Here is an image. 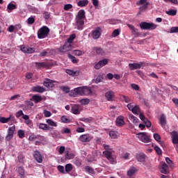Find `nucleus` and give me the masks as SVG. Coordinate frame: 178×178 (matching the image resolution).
<instances>
[{
	"label": "nucleus",
	"instance_id": "obj_35",
	"mask_svg": "<svg viewBox=\"0 0 178 178\" xmlns=\"http://www.w3.org/2000/svg\"><path fill=\"white\" fill-rule=\"evenodd\" d=\"M136 168L135 167H131L127 172V175L128 176H133L134 173H136Z\"/></svg>",
	"mask_w": 178,
	"mask_h": 178
},
{
	"label": "nucleus",
	"instance_id": "obj_40",
	"mask_svg": "<svg viewBox=\"0 0 178 178\" xmlns=\"http://www.w3.org/2000/svg\"><path fill=\"white\" fill-rule=\"evenodd\" d=\"M74 38H76V34L73 33L72 34L70 38L67 39V44H72V42H73V40H74Z\"/></svg>",
	"mask_w": 178,
	"mask_h": 178
},
{
	"label": "nucleus",
	"instance_id": "obj_53",
	"mask_svg": "<svg viewBox=\"0 0 178 178\" xmlns=\"http://www.w3.org/2000/svg\"><path fill=\"white\" fill-rule=\"evenodd\" d=\"M154 150L156 151V154H158V155H162V149H161L159 147L155 146Z\"/></svg>",
	"mask_w": 178,
	"mask_h": 178
},
{
	"label": "nucleus",
	"instance_id": "obj_51",
	"mask_svg": "<svg viewBox=\"0 0 178 178\" xmlns=\"http://www.w3.org/2000/svg\"><path fill=\"white\" fill-rule=\"evenodd\" d=\"M85 169L88 172V173H90L91 175L94 174V169H92V168L90 166H86Z\"/></svg>",
	"mask_w": 178,
	"mask_h": 178
},
{
	"label": "nucleus",
	"instance_id": "obj_13",
	"mask_svg": "<svg viewBox=\"0 0 178 178\" xmlns=\"http://www.w3.org/2000/svg\"><path fill=\"white\" fill-rule=\"evenodd\" d=\"M20 49L24 54H33L34 49L29 47H24V45L20 46Z\"/></svg>",
	"mask_w": 178,
	"mask_h": 178
},
{
	"label": "nucleus",
	"instance_id": "obj_47",
	"mask_svg": "<svg viewBox=\"0 0 178 178\" xmlns=\"http://www.w3.org/2000/svg\"><path fill=\"white\" fill-rule=\"evenodd\" d=\"M73 54H74V55H76V56H81V55H83V54H84V53L80 50H74Z\"/></svg>",
	"mask_w": 178,
	"mask_h": 178
},
{
	"label": "nucleus",
	"instance_id": "obj_44",
	"mask_svg": "<svg viewBox=\"0 0 178 178\" xmlns=\"http://www.w3.org/2000/svg\"><path fill=\"white\" fill-rule=\"evenodd\" d=\"M68 58L72 60V63H77V59H76V57H74L73 55L69 54H68Z\"/></svg>",
	"mask_w": 178,
	"mask_h": 178
},
{
	"label": "nucleus",
	"instance_id": "obj_56",
	"mask_svg": "<svg viewBox=\"0 0 178 178\" xmlns=\"http://www.w3.org/2000/svg\"><path fill=\"white\" fill-rule=\"evenodd\" d=\"M132 33H133L134 35H135V37L140 36V33L138 32V29H137L136 28L132 30Z\"/></svg>",
	"mask_w": 178,
	"mask_h": 178
},
{
	"label": "nucleus",
	"instance_id": "obj_12",
	"mask_svg": "<svg viewBox=\"0 0 178 178\" xmlns=\"http://www.w3.org/2000/svg\"><path fill=\"white\" fill-rule=\"evenodd\" d=\"M72 44L66 42L63 46L60 47V52H69V51H72Z\"/></svg>",
	"mask_w": 178,
	"mask_h": 178
},
{
	"label": "nucleus",
	"instance_id": "obj_14",
	"mask_svg": "<svg viewBox=\"0 0 178 178\" xmlns=\"http://www.w3.org/2000/svg\"><path fill=\"white\" fill-rule=\"evenodd\" d=\"M159 123L161 126V127H163V129H165V127H166V115H165V114H162L160 118H159Z\"/></svg>",
	"mask_w": 178,
	"mask_h": 178
},
{
	"label": "nucleus",
	"instance_id": "obj_27",
	"mask_svg": "<svg viewBox=\"0 0 178 178\" xmlns=\"http://www.w3.org/2000/svg\"><path fill=\"white\" fill-rule=\"evenodd\" d=\"M7 9L8 10V13H10L12 10H15V9H17V6L12 3H10L7 6Z\"/></svg>",
	"mask_w": 178,
	"mask_h": 178
},
{
	"label": "nucleus",
	"instance_id": "obj_22",
	"mask_svg": "<svg viewBox=\"0 0 178 178\" xmlns=\"http://www.w3.org/2000/svg\"><path fill=\"white\" fill-rule=\"evenodd\" d=\"M93 51H95L97 55H101L102 56L105 55V51L102 47H94Z\"/></svg>",
	"mask_w": 178,
	"mask_h": 178
},
{
	"label": "nucleus",
	"instance_id": "obj_23",
	"mask_svg": "<svg viewBox=\"0 0 178 178\" xmlns=\"http://www.w3.org/2000/svg\"><path fill=\"white\" fill-rule=\"evenodd\" d=\"M113 95H115L113 91H109L105 93V97L108 101H111L112 98H113Z\"/></svg>",
	"mask_w": 178,
	"mask_h": 178
},
{
	"label": "nucleus",
	"instance_id": "obj_11",
	"mask_svg": "<svg viewBox=\"0 0 178 178\" xmlns=\"http://www.w3.org/2000/svg\"><path fill=\"white\" fill-rule=\"evenodd\" d=\"M54 83H56V81L49 79H45L43 82V85L44 87H47V88H52L55 86Z\"/></svg>",
	"mask_w": 178,
	"mask_h": 178
},
{
	"label": "nucleus",
	"instance_id": "obj_19",
	"mask_svg": "<svg viewBox=\"0 0 178 178\" xmlns=\"http://www.w3.org/2000/svg\"><path fill=\"white\" fill-rule=\"evenodd\" d=\"M10 120H15L13 115H10L9 118L0 117V123H8Z\"/></svg>",
	"mask_w": 178,
	"mask_h": 178
},
{
	"label": "nucleus",
	"instance_id": "obj_15",
	"mask_svg": "<svg viewBox=\"0 0 178 178\" xmlns=\"http://www.w3.org/2000/svg\"><path fill=\"white\" fill-rule=\"evenodd\" d=\"M160 172L164 173V175H168L169 173V166L166 163H163L160 167Z\"/></svg>",
	"mask_w": 178,
	"mask_h": 178
},
{
	"label": "nucleus",
	"instance_id": "obj_43",
	"mask_svg": "<svg viewBox=\"0 0 178 178\" xmlns=\"http://www.w3.org/2000/svg\"><path fill=\"white\" fill-rule=\"evenodd\" d=\"M67 74H69L70 76H76L77 74V72L73 71L72 70H66Z\"/></svg>",
	"mask_w": 178,
	"mask_h": 178
},
{
	"label": "nucleus",
	"instance_id": "obj_61",
	"mask_svg": "<svg viewBox=\"0 0 178 178\" xmlns=\"http://www.w3.org/2000/svg\"><path fill=\"white\" fill-rule=\"evenodd\" d=\"M102 80H104V78L102 77V76H97L95 81L97 84H98V83H101V81H102Z\"/></svg>",
	"mask_w": 178,
	"mask_h": 178
},
{
	"label": "nucleus",
	"instance_id": "obj_50",
	"mask_svg": "<svg viewBox=\"0 0 178 178\" xmlns=\"http://www.w3.org/2000/svg\"><path fill=\"white\" fill-rule=\"evenodd\" d=\"M153 137L156 141L161 143V136L159 134H154Z\"/></svg>",
	"mask_w": 178,
	"mask_h": 178
},
{
	"label": "nucleus",
	"instance_id": "obj_38",
	"mask_svg": "<svg viewBox=\"0 0 178 178\" xmlns=\"http://www.w3.org/2000/svg\"><path fill=\"white\" fill-rule=\"evenodd\" d=\"M73 170V165L71 163H68L65 165V172L69 173V172H72Z\"/></svg>",
	"mask_w": 178,
	"mask_h": 178
},
{
	"label": "nucleus",
	"instance_id": "obj_5",
	"mask_svg": "<svg viewBox=\"0 0 178 178\" xmlns=\"http://www.w3.org/2000/svg\"><path fill=\"white\" fill-rule=\"evenodd\" d=\"M140 27L142 30H155L158 26L154 23L143 22L140 24Z\"/></svg>",
	"mask_w": 178,
	"mask_h": 178
},
{
	"label": "nucleus",
	"instance_id": "obj_6",
	"mask_svg": "<svg viewBox=\"0 0 178 178\" xmlns=\"http://www.w3.org/2000/svg\"><path fill=\"white\" fill-rule=\"evenodd\" d=\"M15 131H16V127L13 125V127H10L8 129V134L6 136V141H10L12 138H13V136L15 135Z\"/></svg>",
	"mask_w": 178,
	"mask_h": 178
},
{
	"label": "nucleus",
	"instance_id": "obj_49",
	"mask_svg": "<svg viewBox=\"0 0 178 178\" xmlns=\"http://www.w3.org/2000/svg\"><path fill=\"white\" fill-rule=\"evenodd\" d=\"M61 121L63 122V123H69L70 122V120L67 118V116L63 115L61 117Z\"/></svg>",
	"mask_w": 178,
	"mask_h": 178
},
{
	"label": "nucleus",
	"instance_id": "obj_57",
	"mask_svg": "<svg viewBox=\"0 0 178 178\" xmlns=\"http://www.w3.org/2000/svg\"><path fill=\"white\" fill-rule=\"evenodd\" d=\"M38 138V137L37 136L32 134L29 136V141H35Z\"/></svg>",
	"mask_w": 178,
	"mask_h": 178
},
{
	"label": "nucleus",
	"instance_id": "obj_10",
	"mask_svg": "<svg viewBox=\"0 0 178 178\" xmlns=\"http://www.w3.org/2000/svg\"><path fill=\"white\" fill-rule=\"evenodd\" d=\"M106 65H108V59L104 58L99 60L97 64L95 65V69L98 70L99 69H101V67H104V66Z\"/></svg>",
	"mask_w": 178,
	"mask_h": 178
},
{
	"label": "nucleus",
	"instance_id": "obj_45",
	"mask_svg": "<svg viewBox=\"0 0 178 178\" xmlns=\"http://www.w3.org/2000/svg\"><path fill=\"white\" fill-rule=\"evenodd\" d=\"M129 119L131 120V122H133V123H134V124L138 123V118L134 115H131Z\"/></svg>",
	"mask_w": 178,
	"mask_h": 178
},
{
	"label": "nucleus",
	"instance_id": "obj_48",
	"mask_svg": "<svg viewBox=\"0 0 178 178\" xmlns=\"http://www.w3.org/2000/svg\"><path fill=\"white\" fill-rule=\"evenodd\" d=\"M121 99H122V101H124V102H126L127 104H129V102H130L129 97L126 95H122L121 97Z\"/></svg>",
	"mask_w": 178,
	"mask_h": 178
},
{
	"label": "nucleus",
	"instance_id": "obj_28",
	"mask_svg": "<svg viewBox=\"0 0 178 178\" xmlns=\"http://www.w3.org/2000/svg\"><path fill=\"white\" fill-rule=\"evenodd\" d=\"M46 123H47L49 126H51L52 127H56L58 126V122H55L51 119L46 120Z\"/></svg>",
	"mask_w": 178,
	"mask_h": 178
},
{
	"label": "nucleus",
	"instance_id": "obj_37",
	"mask_svg": "<svg viewBox=\"0 0 178 178\" xmlns=\"http://www.w3.org/2000/svg\"><path fill=\"white\" fill-rule=\"evenodd\" d=\"M17 158L19 163H24V156L23 155V153H19Z\"/></svg>",
	"mask_w": 178,
	"mask_h": 178
},
{
	"label": "nucleus",
	"instance_id": "obj_21",
	"mask_svg": "<svg viewBox=\"0 0 178 178\" xmlns=\"http://www.w3.org/2000/svg\"><path fill=\"white\" fill-rule=\"evenodd\" d=\"M38 127L41 130H45V131L49 130L50 131L51 130H52V127H50L48 124H44V123H40Z\"/></svg>",
	"mask_w": 178,
	"mask_h": 178
},
{
	"label": "nucleus",
	"instance_id": "obj_33",
	"mask_svg": "<svg viewBox=\"0 0 178 178\" xmlns=\"http://www.w3.org/2000/svg\"><path fill=\"white\" fill-rule=\"evenodd\" d=\"M137 159L138 162H145V154H140L137 156Z\"/></svg>",
	"mask_w": 178,
	"mask_h": 178
},
{
	"label": "nucleus",
	"instance_id": "obj_58",
	"mask_svg": "<svg viewBox=\"0 0 178 178\" xmlns=\"http://www.w3.org/2000/svg\"><path fill=\"white\" fill-rule=\"evenodd\" d=\"M170 33H178V26H172L170 29Z\"/></svg>",
	"mask_w": 178,
	"mask_h": 178
},
{
	"label": "nucleus",
	"instance_id": "obj_46",
	"mask_svg": "<svg viewBox=\"0 0 178 178\" xmlns=\"http://www.w3.org/2000/svg\"><path fill=\"white\" fill-rule=\"evenodd\" d=\"M80 104H81V105H87L88 104H90V99H82L80 100Z\"/></svg>",
	"mask_w": 178,
	"mask_h": 178
},
{
	"label": "nucleus",
	"instance_id": "obj_60",
	"mask_svg": "<svg viewBox=\"0 0 178 178\" xmlns=\"http://www.w3.org/2000/svg\"><path fill=\"white\" fill-rule=\"evenodd\" d=\"M120 33L119 32V29H115L112 33V37H118Z\"/></svg>",
	"mask_w": 178,
	"mask_h": 178
},
{
	"label": "nucleus",
	"instance_id": "obj_26",
	"mask_svg": "<svg viewBox=\"0 0 178 178\" xmlns=\"http://www.w3.org/2000/svg\"><path fill=\"white\" fill-rule=\"evenodd\" d=\"M77 5L80 8H83L84 6H87V5H88V0H81L77 2Z\"/></svg>",
	"mask_w": 178,
	"mask_h": 178
},
{
	"label": "nucleus",
	"instance_id": "obj_8",
	"mask_svg": "<svg viewBox=\"0 0 178 178\" xmlns=\"http://www.w3.org/2000/svg\"><path fill=\"white\" fill-rule=\"evenodd\" d=\"M138 138H140L143 143H149L150 138L147 132H140L137 134Z\"/></svg>",
	"mask_w": 178,
	"mask_h": 178
},
{
	"label": "nucleus",
	"instance_id": "obj_31",
	"mask_svg": "<svg viewBox=\"0 0 178 178\" xmlns=\"http://www.w3.org/2000/svg\"><path fill=\"white\" fill-rule=\"evenodd\" d=\"M18 173L20 176L21 178H23L24 177V168L20 166V167H18Z\"/></svg>",
	"mask_w": 178,
	"mask_h": 178
},
{
	"label": "nucleus",
	"instance_id": "obj_59",
	"mask_svg": "<svg viewBox=\"0 0 178 178\" xmlns=\"http://www.w3.org/2000/svg\"><path fill=\"white\" fill-rule=\"evenodd\" d=\"M144 123H145L146 127H147L148 129H149V127H151V126H152L151 121H149L148 119L145 120Z\"/></svg>",
	"mask_w": 178,
	"mask_h": 178
},
{
	"label": "nucleus",
	"instance_id": "obj_29",
	"mask_svg": "<svg viewBox=\"0 0 178 178\" xmlns=\"http://www.w3.org/2000/svg\"><path fill=\"white\" fill-rule=\"evenodd\" d=\"M33 90L35 92H44L45 91V89L41 86H35Z\"/></svg>",
	"mask_w": 178,
	"mask_h": 178
},
{
	"label": "nucleus",
	"instance_id": "obj_18",
	"mask_svg": "<svg viewBox=\"0 0 178 178\" xmlns=\"http://www.w3.org/2000/svg\"><path fill=\"white\" fill-rule=\"evenodd\" d=\"M71 111L74 115H80V105L79 104L72 105Z\"/></svg>",
	"mask_w": 178,
	"mask_h": 178
},
{
	"label": "nucleus",
	"instance_id": "obj_3",
	"mask_svg": "<svg viewBox=\"0 0 178 178\" xmlns=\"http://www.w3.org/2000/svg\"><path fill=\"white\" fill-rule=\"evenodd\" d=\"M49 28L47 26H44L39 29L38 31V38L40 40H42V38H47V36L49 34Z\"/></svg>",
	"mask_w": 178,
	"mask_h": 178
},
{
	"label": "nucleus",
	"instance_id": "obj_9",
	"mask_svg": "<svg viewBox=\"0 0 178 178\" xmlns=\"http://www.w3.org/2000/svg\"><path fill=\"white\" fill-rule=\"evenodd\" d=\"M91 140H92V136L89 134H83L79 136V140H81V143H90Z\"/></svg>",
	"mask_w": 178,
	"mask_h": 178
},
{
	"label": "nucleus",
	"instance_id": "obj_16",
	"mask_svg": "<svg viewBox=\"0 0 178 178\" xmlns=\"http://www.w3.org/2000/svg\"><path fill=\"white\" fill-rule=\"evenodd\" d=\"M33 156L35 161L38 162V163H42V155H41V153L40 152L35 151L34 152Z\"/></svg>",
	"mask_w": 178,
	"mask_h": 178
},
{
	"label": "nucleus",
	"instance_id": "obj_62",
	"mask_svg": "<svg viewBox=\"0 0 178 178\" xmlns=\"http://www.w3.org/2000/svg\"><path fill=\"white\" fill-rule=\"evenodd\" d=\"M73 8V5L72 4H66L64 6V10H69Z\"/></svg>",
	"mask_w": 178,
	"mask_h": 178
},
{
	"label": "nucleus",
	"instance_id": "obj_41",
	"mask_svg": "<svg viewBox=\"0 0 178 178\" xmlns=\"http://www.w3.org/2000/svg\"><path fill=\"white\" fill-rule=\"evenodd\" d=\"M60 90H62L63 92H65V94H69V92H70V88L67 86H61Z\"/></svg>",
	"mask_w": 178,
	"mask_h": 178
},
{
	"label": "nucleus",
	"instance_id": "obj_36",
	"mask_svg": "<svg viewBox=\"0 0 178 178\" xmlns=\"http://www.w3.org/2000/svg\"><path fill=\"white\" fill-rule=\"evenodd\" d=\"M165 13L169 15V16H176V13H177V10L171 9L168 11H166Z\"/></svg>",
	"mask_w": 178,
	"mask_h": 178
},
{
	"label": "nucleus",
	"instance_id": "obj_55",
	"mask_svg": "<svg viewBox=\"0 0 178 178\" xmlns=\"http://www.w3.org/2000/svg\"><path fill=\"white\" fill-rule=\"evenodd\" d=\"M139 5H142L143 6H149V3H148L147 1V0H140L139 1Z\"/></svg>",
	"mask_w": 178,
	"mask_h": 178
},
{
	"label": "nucleus",
	"instance_id": "obj_54",
	"mask_svg": "<svg viewBox=\"0 0 178 178\" xmlns=\"http://www.w3.org/2000/svg\"><path fill=\"white\" fill-rule=\"evenodd\" d=\"M139 5H142L143 6H149V3H148L147 1V0H140L139 1Z\"/></svg>",
	"mask_w": 178,
	"mask_h": 178
},
{
	"label": "nucleus",
	"instance_id": "obj_24",
	"mask_svg": "<svg viewBox=\"0 0 178 178\" xmlns=\"http://www.w3.org/2000/svg\"><path fill=\"white\" fill-rule=\"evenodd\" d=\"M33 100L35 104H38V102H41L42 101V97L40 95H35L32 97Z\"/></svg>",
	"mask_w": 178,
	"mask_h": 178
},
{
	"label": "nucleus",
	"instance_id": "obj_30",
	"mask_svg": "<svg viewBox=\"0 0 178 178\" xmlns=\"http://www.w3.org/2000/svg\"><path fill=\"white\" fill-rule=\"evenodd\" d=\"M35 65L37 69H41V67H47V63L45 62H42V63L36 62L35 63Z\"/></svg>",
	"mask_w": 178,
	"mask_h": 178
},
{
	"label": "nucleus",
	"instance_id": "obj_42",
	"mask_svg": "<svg viewBox=\"0 0 178 178\" xmlns=\"http://www.w3.org/2000/svg\"><path fill=\"white\" fill-rule=\"evenodd\" d=\"M65 158L66 159H73V158H74V154L72 153H69V152H66Z\"/></svg>",
	"mask_w": 178,
	"mask_h": 178
},
{
	"label": "nucleus",
	"instance_id": "obj_63",
	"mask_svg": "<svg viewBox=\"0 0 178 178\" xmlns=\"http://www.w3.org/2000/svg\"><path fill=\"white\" fill-rule=\"evenodd\" d=\"M35 22V19H34V17H29L27 21L28 24H33Z\"/></svg>",
	"mask_w": 178,
	"mask_h": 178
},
{
	"label": "nucleus",
	"instance_id": "obj_20",
	"mask_svg": "<svg viewBox=\"0 0 178 178\" xmlns=\"http://www.w3.org/2000/svg\"><path fill=\"white\" fill-rule=\"evenodd\" d=\"M173 144H178V133L176 131L171 132Z\"/></svg>",
	"mask_w": 178,
	"mask_h": 178
},
{
	"label": "nucleus",
	"instance_id": "obj_4",
	"mask_svg": "<svg viewBox=\"0 0 178 178\" xmlns=\"http://www.w3.org/2000/svg\"><path fill=\"white\" fill-rule=\"evenodd\" d=\"M103 155H104L105 158L109 161V162L112 165H115L116 163V159L113 156V151L112 150H105L103 152Z\"/></svg>",
	"mask_w": 178,
	"mask_h": 178
},
{
	"label": "nucleus",
	"instance_id": "obj_39",
	"mask_svg": "<svg viewBox=\"0 0 178 178\" xmlns=\"http://www.w3.org/2000/svg\"><path fill=\"white\" fill-rule=\"evenodd\" d=\"M17 136L20 138H24L26 134L24 133V131L19 129V130H18Z\"/></svg>",
	"mask_w": 178,
	"mask_h": 178
},
{
	"label": "nucleus",
	"instance_id": "obj_34",
	"mask_svg": "<svg viewBox=\"0 0 178 178\" xmlns=\"http://www.w3.org/2000/svg\"><path fill=\"white\" fill-rule=\"evenodd\" d=\"M131 112L134 113V115H138V113H140V107L137 105L134 106Z\"/></svg>",
	"mask_w": 178,
	"mask_h": 178
},
{
	"label": "nucleus",
	"instance_id": "obj_64",
	"mask_svg": "<svg viewBox=\"0 0 178 178\" xmlns=\"http://www.w3.org/2000/svg\"><path fill=\"white\" fill-rule=\"evenodd\" d=\"M23 115H24L23 111L20 110L16 113L15 116L16 118H20V116H23Z\"/></svg>",
	"mask_w": 178,
	"mask_h": 178
},
{
	"label": "nucleus",
	"instance_id": "obj_17",
	"mask_svg": "<svg viewBox=\"0 0 178 178\" xmlns=\"http://www.w3.org/2000/svg\"><path fill=\"white\" fill-rule=\"evenodd\" d=\"M141 66H143V63H129V67L130 70H135L136 69H141Z\"/></svg>",
	"mask_w": 178,
	"mask_h": 178
},
{
	"label": "nucleus",
	"instance_id": "obj_1",
	"mask_svg": "<svg viewBox=\"0 0 178 178\" xmlns=\"http://www.w3.org/2000/svg\"><path fill=\"white\" fill-rule=\"evenodd\" d=\"M84 19H86V11L84 10H80L75 18L78 30H83Z\"/></svg>",
	"mask_w": 178,
	"mask_h": 178
},
{
	"label": "nucleus",
	"instance_id": "obj_25",
	"mask_svg": "<svg viewBox=\"0 0 178 178\" xmlns=\"http://www.w3.org/2000/svg\"><path fill=\"white\" fill-rule=\"evenodd\" d=\"M124 124V120H123V118L119 117L116 120V126H118L119 127H121V126H123Z\"/></svg>",
	"mask_w": 178,
	"mask_h": 178
},
{
	"label": "nucleus",
	"instance_id": "obj_7",
	"mask_svg": "<svg viewBox=\"0 0 178 178\" xmlns=\"http://www.w3.org/2000/svg\"><path fill=\"white\" fill-rule=\"evenodd\" d=\"M101 34H102V29L98 26L92 31V38L93 40H98L101 37Z\"/></svg>",
	"mask_w": 178,
	"mask_h": 178
},
{
	"label": "nucleus",
	"instance_id": "obj_32",
	"mask_svg": "<svg viewBox=\"0 0 178 178\" xmlns=\"http://www.w3.org/2000/svg\"><path fill=\"white\" fill-rule=\"evenodd\" d=\"M118 131H109V136L111 137V138H118Z\"/></svg>",
	"mask_w": 178,
	"mask_h": 178
},
{
	"label": "nucleus",
	"instance_id": "obj_2",
	"mask_svg": "<svg viewBox=\"0 0 178 178\" xmlns=\"http://www.w3.org/2000/svg\"><path fill=\"white\" fill-rule=\"evenodd\" d=\"M74 95H91L92 90L87 86L78 87L72 90Z\"/></svg>",
	"mask_w": 178,
	"mask_h": 178
},
{
	"label": "nucleus",
	"instance_id": "obj_52",
	"mask_svg": "<svg viewBox=\"0 0 178 178\" xmlns=\"http://www.w3.org/2000/svg\"><path fill=\"white\" fill-rule=\"evenodd\" d=\"M43 113L45 118H51V116H52V113L47 110H44Z\"/></svg>",
	"mask_w": 178,
	"mask_h": 178
}]
</instances>
